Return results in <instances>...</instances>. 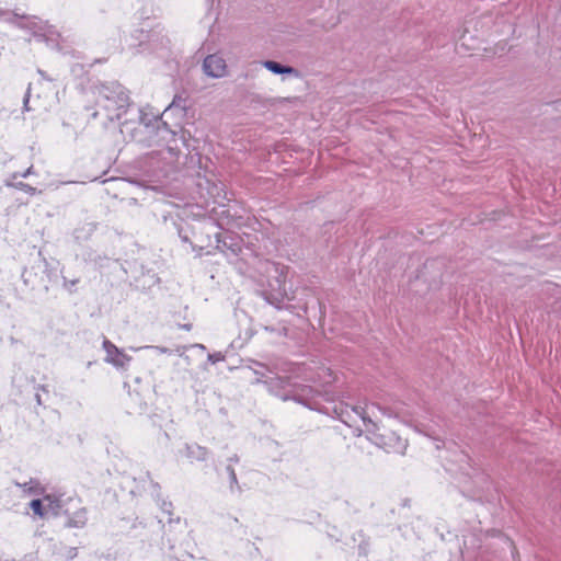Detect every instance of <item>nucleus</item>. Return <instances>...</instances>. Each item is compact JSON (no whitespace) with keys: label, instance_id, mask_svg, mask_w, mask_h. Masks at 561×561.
<instances>
[{"label":"nucleus","instance_id":"6","mask_svg":"<svg viewBox=\"0 0 561 561\" xmlns=\"http://www.w3.org/2000/svg\"><path fill=\"white\" fill-rule=\"evenodd\" d=\"M203 71L209 78L220 79L227 76L228 67L221 56L214 54L204 59Z\"/></svg>","mask_w":561,"mask_h":561},{"label":"nucleus","instance_id":"5","mask_svg":"<svg viewBox=\"0 0 561 561\" xmlns=\"http://www.w3.org/2000/svg\"><path fill=\"white\" fill-rule=\"evenodd\" d=\"M61 506V500L54 494H46L43 497L32 500L30 503L34 515L41 518L57 516Z\"/></svg>","mask_w":561,"mask_h":561},{"label":"nucleus","instance_id":"2","mask_svg":"<svg viewBox=\"0 0 561 561\" xmlns=\"http://www.w3.org/2000/svg\"><path fill=\"white\" fill-rule=\"evenodd\" d=\"M364 431L377 446L388 453L403 454L407 449V439L402 436L404 425L398 420H388L386 424L378 425L371 420L364 419Z\"/></svg>","mask_w":561,"mask_h":561},{"label":"nucleus","instance_id":"4","mask_svg":"<svg viewBox=\"0 0 561 561\" xmlns=\"http://www.w3.org/2000/svg\"><path fill=\"white\" fill-rule=\"evenodd\" d=\"M456 50L460 55H502L506 50L502 42L492 44L489 37H460L456 43Z\"/></svg>","mask_w":561,"mask_h":561},{"label":"nucleus","instance_id":"1","mask_svg":"<svg viewBox=\"0 0 561 561\" xmlns=\"http://www.w3.org/2000/svg\"><path fill=\"white\" fill-rule=\"evenodd\" d=\"M186 99L175 95L170 105L162 114V121L156 119L153 125L146 124L142 135L150 144L163 142L169 152L176 154L180 145L185 142L184 133L181 128L187 114Z\"/></svg>","mask_w":561,"mask_h":561},{"label":"nucleus","instance_id":"3","mask_svg":"<svg viewBox=\"0 0 561 561\" xmlns=\"http://www.w3.org/2000/svg\"><path fill=\"white\" fill-rule=\"evenodd\" d=\"M0 19L16 25L22 31L31 32L32 35H59L54 25L35 15L0 10Z\"/></svg>","mask_w":561,"mask_h":561},{"label":"nucleus","instance_id":"9","mask_svg":"<svg viewBox=\"0 0 561 561\" xmlns=\"http://www.w3.org/2000/svg\"><path fill=\"white\" fill-rule=\"evenodd\" d=\"M79 524H84V520H79L78 523H76V526H78Z\"/></svg>","mask_w":561,"mask_h":561},{"label":"nucleus","instance_id":"7","mask_svg":"<svg viewBox=\"0 0 561 561\" xmlns=\"http://www.w3.org/2000/svg\"><path fill=\"white\" fill-rule=\"evenodd\" d=\"M262 66L272 73L280 76L282 80H285L288 77L299 78L298 70L273 60H264L262 61Z\"/></svg>","mask_w":561,"mask_h":561},{"label":"nucleus","instance_id":"8","mask_svg":"<svg viewBox=\"0 0 561 561\" xmlns=\"http://www.w3.org/2000/svg\"><path fill=\"white\" fill-rule=\"evenodd\" d=\"M106 350V360L117 367L124 368L129 362V357L121 353L115 346L104 343Z\"/></svg>","mask_w":561,"mask_h":561}]
</instances>
